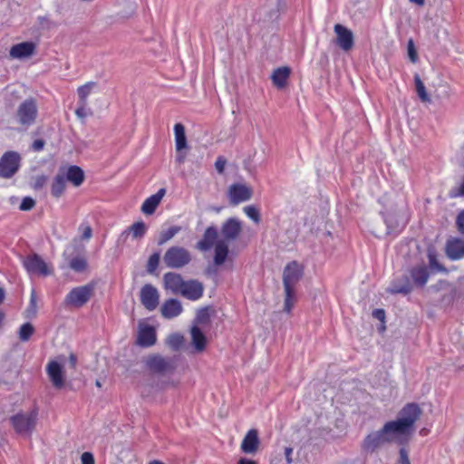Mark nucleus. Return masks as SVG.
<instances>
[{
	"mask_svg": "<svg viewBox=\"0 0 464 464\" xmlns=\"http://www.w3.org/2000/svg\"><path fill=\"white\" fill-rule=\"evenodd\" d=\"M26 271L31 275L46 276L52 274L44 260L37 254L27 256L23 261Z\"/></svg>",
	"mask_w": 464,
	"mask_h": 464,
	"instance_id": "11",
	"label": "nucleus"
},
{
	"mask_svg": "<svg viewBox=\"0 0 464 464\" xmlns=\"http://www.w3.org/2000/svg\"><path fill=\"white\" fill-rule=\"evenodd\" d=\"M129 232L131 233L133 238H141L144 237L147 231V226L143 221L134 223L128 228Z\"/></svg>",
	"mask_w": 464,
	"mask_h": 464,
	"instance_id": "35",
	"label": "nucleus"
},
{
	"mask_svg": "<svg viewBox=\"0 0 464 464\" xmlns=\"http://www.w3.org/2000/svg\"><path fill=\"white\" fill-rule=\"evenodd\" d=\"M456 224L459 231L464 235V209L458 215Z\"/></svg>",
	"mask_w": 464,
	"mask_h": 464,
	"instance_id": "53",
	"label": "nucleus"
},
{
	"mask_svg": "<svg viewBox=\"0 0 464 464\" xmlns=\"http://www.w3.org/2000/svg\"><path fill=\"white\" fill-rule=\"evenodd\" d=\"M36 50V44L31 41L23 42L14 44L9 51V55L14 59H25L34 54Z\"/></svg>",
	"mask_w": 464,
	"mask_h": 464,
	"instance_id": "19",
	"label": "nucleus"
},
{
	"mask_svg": "<svg viewBox=\"0 0 464 464\" xmlns=\"http://www.w3.org/2000/svg\"><path fill=\"white\" fill-rule=\"evenodd\" d=\"M412 290L411 283L407 276L401 278V280L393 281L390 292L392 294H403L407 295Z\"/></svg>",
	"mask_w": 464,
	"mask_h": 464,
	"instance_id": "29",
	"label": "nucleus"
},
{
	"mask_svg": "<svg viewBox=\"0 0 464 464\" xmlns=\"http://www.w3.org/2000/svg\"><path fill=\"white\" fill-rule=\"evenodd\" d=\"M66 187V180L64 174L58 173L53 179L52 186H51V193L52 195L58 198H60Z\"/></svg>",
	"mask_w": 464,
	"mask_h": 464,
	"instance_id": "31",
	"label": "nucleus"
},
{
	"mask_svg": "<svg viewBox=\"0 0 464 464\" xmlns=\"http://www.w3.org/2000/svg\"><path fill=\"white\" fill-rule=\"evenodd\" d=\"M372 315L376 319H378V320H380L382 322L384 321V319H385V312H384L383 309H375V310H373Z\"/></svg>",
	"mask_w": 464,
	"mask_h": 464,
	"instance_id": "56",
	"label": "nucleus"
},
{
	"mask_svg": "<svg viewBox=\"0 0 464 464\" xmlns=\"http://www.w3.org/2000/svg\"><path fill=\"white\" fill-rule=\"evenodd\" d=\"M69 266L75 272H82L87 266V262L85 258L76 256L71 259Z\"/></svg>",
	"mask_w": 464,
	"mask_h": 464,
	"instance_id": "38",
	"label": "nucleus"
},
{
	"mask_svg": "<svg viewBox=\"0 0 464 464\" xmlns=\"http://www.w3.org/2000/svg\"><path fill=\"white\" fill-rule=\"evenodd\" d=\"M62 174H64L65 180L71 182L75 187L81 186L84 180L83 170L76 165L69 166L66 171Z\"/></svg>",
	"mask_w": 464,
	"mask_h": 464,
	"instance_id": "26",
	"label": "nucleus"
},
{
	"mask_svg": "<svg viewBox=\"0 0 464 464\" xmlns=\"http://www.w3.org/2000/svg\"><path fill=\"white\" fill-rule=\"evenodd\" d=\"M445 253L452 261L464 258V239L459 237H450L445 245Z\"/></svg>",
	"mask_w": 464,
	"mask_h": 464,
	"instance_id": "17",
	"label": "nucleus"
},
{
	"mask_svg": "<svg viewBox=\"0 0 464 464\" xmlns=\"http://www.w3.org/2000/svg\"><path fill=\"white\" fill-rule=\"evenodd\" d=\"M168 343L174 350H179L183 343V336L179 334H173L169 337Z\"/></svg>",
	"mask_w": 464,
	"mask_h": 464,
	"instance_id": "43",
	"label": "nucleus"
},
{
	"mask_svg": "<svg viewBox=\"0 0 464 464\" xmlns=\"http://www.w3.org/2000/svg\"><path fill=\"white\" fill-rule=\"evenodd\" d=\"M38 109L35 100L26 99L17 109V119L21 125L31 126L36 120Z\"/></svg>",
	"mask_w": 464,
	"mask_h": 464,
	"instance_id": "9",
	"label": "nucleus"
},
{
	"mask_svg": "<svg viewBox=\"0 0 464 464\" xmlns=\"http://www.w3.org/2000/svg\"><path fill=\"white\" fill-rule=\"evenodd\" d=\"M149 464H164V463L160 460H153V461H150Z\"/></svg>",
	"mask_w": 464,
	"mask_h": 464,
	"instance_id": "64",
	"label": "nucleus"
},
{
	"mask_svg": "<svg viewBox=\"0 0 464 464\" xmlns=\"http://www.w3.org/2000/svg\"><path fill=\"white\" fill-rule=\"evenodd\" d=\"M46 373L53 386L60 390L64 387L65 377L63 366L56 361L52 360L46 365Z\"/></svg>",
	"mask_w": 464,
	"mask_h": 464,
	"instance_id": "13",
	"label": "nucleus"
},
{
	"mask_svg": "<svg viewBox=\"0 0 464 464\" xmlns=\"http://www.w3.org/2000/svg\"><path fill=\"white\" fill-rule=\"evenodd\" d=\"M5 299V291L3 288L0 287V304L3 303Z\"/></svg>",
	"mask_w": 464,
	"mask_h": 464,
	"instance_id": "61",
	"label": "nucleus"
},
{
	"mask_svg": "<svg viewBox=\"0 0 464 464\" xmlns=\"http://www.w3.org/2000/svg\"><path fill=\"white\" fill-rule=\"evenodd\" d=\"M421 412V409L417 403L410 402L399 411L396 420L388 422L401 438L408 440Z\"/></svg>",
	"mask_w": 464,
	"mask_h": 464,
	"instance_id": "3",
	"label": "nucleus"
},
{
	"mask_svg": "<svg viewBox=\"0 0 464 464\" xmlns=\"http://www.w3.org/2000/svg\"><path fill=\"white\" fill-rule=\"evenodd\" d=\"M334 30L336 34V44L345 52L350 51L354 44L353 32L340 24H336Z\"/></svg>",
	"mask_w": 464,
	"mask_h": 464,
	"instance_id": "14",
	"label": "nucleus"
},
{
	"mask_svg": "<svg viewBox=\"0 0 464 464\" xmlns=\"http://www.w3.org/2000/svg\"><path fill=\"white\" fill-rule=\"evenodd\" d=\"M252 194V189L243 184H232L228 189L229 199L233 205L249 200Z\"/></svg>",
	"mask_w": 464,
	"mask_h": 464,
	"instance_id": "16",
	"label": "nucleus"
},
{
	"mask_svg": "<svg viewBox=\"0 0 464 464\" xmlns=\"http://www.w3.org/2000/svg\"><path fill=\"white\" fill-rule=\"evenodd\" d=\"M184 159H185V156H183V155L179 154L177 156V161H179V163L183 162Z\"/></svg>",
	"mask_w": 464,
	"mask_h": 464,
	"instance_id": "62",
	"label": "nucleus"
},
{
	"mask_svg": "<svg viewBox=\"0 0 464 464\" xmlns=\"http://www.w3.org/2000/svg\"><path fill=\"white\" fill-rule=\"evenodd\" d=\"M210 314L208 308H201L198 311L196 315V323L206 324L209 322Z\"/></svg>",
	"mask_w": 464,
	"mask_h": 464,
	"instance_id": "42",
	"label": "nucleus"
},
{
	"mask_svg": "<svg viewBox=\"0 0 464 464\" xmlns=\"http://www.w3.org/2000/svg\"><path fill=\"white\" fill-rule=\"evenodd\" d=\"M147 367L157 373H169L176 369L174 358L162 357L160 355H153L147 359Z\"/></svg>",
	"mask_w": 464,
	"mask_h": 464,
	"instance_id": "10",
	"label": "nucleus"
},
{
	"mask_svg": "<svg viewBox=\"0 0 464 464\" xmlns=\"http://www.w3.org/2000/svg\"><path fill=\"white\" fill-rule=\"evenodd\" d=\"M160 258V252L153 253L148 259L146 269L150 274H153L159 266Z\"/></svg>",
	"mask_w": 464,
	"mask_h": 464,
	"instance_id": "39",
	"label": "nucleus"
},
{
	"mask_svg": "<svg viewBox=\"0 0 464 464\" xmlns=\"http://www.w3.org/2000/svg\"><path fill=\"white\" fill-rule=\"evenodd\" d=\"M47 177L45 175H40V176H37L34 179V188L35 190H39L41 188H44V186L46 184L47 182Z\"/></svg>",
	"mask_w": 464,
	"mask_h": 464,
	"instance_id": "49",
	"label": "nucleus"
},
{
	"mask_svg": "<svg viewBox=\"0 0 464 464\" xmlns=\"http://www.w3.org/2000/svg\"><path fill=\"white\" fill-rule=\"evenodd\" d=\"M227 164V160L223 156L218 157L216 162H215V168L217 171L220 174L224 172L225 166Z\"/></svg>",
	"mask_w": 464,
	"mask_h": 464,
	"instance_id": "50",
	"label": "nucleus"
},
{
	"mask_svg": "<svg viewBox=\"0 0 464 464\" xmlns=\"http://www.w3.org/2000/svg\"><path fill=\"white\" fill-rule=\"evenodd\" d=\"M34 333V327L31 323H24L21 325L18 334L22 342H27Z\"/></svg>",
	"mask_w": 464,
	"mask_h": 464,
	"instance_id": "37",
	"label": "nucleus"
},
{
	"mask_svg": "<svg viewBox=\"0 0 464 464\" xmlns=\"http://www.w3.org/2000/svg\"><path fill=\"white\" fill-rule=\"evenodd\" d=\"M4 320H5V314L2 311H0V326L2 325Z\"/></svg>",
	"mask_w": 464,
	"mask_h": 464,
	"instance_id": "63",
	"label": "nucleus"
},
{
	"mask_svg": "<svg viewBox=\"0 0 464 464\" xmlns=\"http://www.w3.org/2000/svg\"><path fill=\"white\" fill-rule=\"evenodd\" d=\"M292 453H293V449L292 448L286 447L285 449V460H286L287 464H291L293 462Z\"/></svg>",
	"mask_w": 464,
	"mask_h": 464,
	"instance_id": "57",
	"label": "nucleus"
},
{
	"mask_svg": "<svg viewBox=\"0 0 464 464\" xmlns=\"http://www.w3.org/2000/svg\"><path fill=\"white\" fill-rule=\"evenodd\" d=\"M416 92L420 99L423 102L430 101V97L426 92V88L418 75L415 76Z\"/></svg>",
	"mask_w": 464,
	"mask_h": 464,
	"instance_id": "40",
	"label": "nucleus"
},
{
	"mask_svg": "<svg viewBox=\"0 0 464 464\" xmlns=\"http://www.w3.org/2000/svg\"><path fill=\"white\" fill-rule=\"evenodd\" d=\"M95 85L94 82H88L77 89L79 103H87V98Z\"/></svg>",
	"mask_w": 464,
	"mask_h": 464,
	"instance_id": "33",
	"label": "nucleus"
},
{
	"mask_svg": "<svg viewBox=\"0 0 464 464\" xmlns=\"http://www.w3.org/2000/svg\"><path fill=\"white\" fill-rule=\"evenodd\" d=\"M166 193L165 188H160L154 195H151L148 198L145 199L141 206V211L146 215H151L155 212L157 207L160 203V200L164 197Z\"/></svg>",
	"mask_w": 464,
	"mask_h": 464,
	"instance_id": "25",
	"label": "nucleus"
},
{
	"mask_svg": "<svg viewBox=\"0 0 464 464\" xmlns=\"http://www.w3.org/2000/svg\"><path fill=\"white\" fill-rule=\"evenodd\" d=\"M427 256L430 269L438 272H445L446 268L438 261L437 253L433 248H429Z\"/></svg>",
	"mask_w": 464,
	"mask_h": 464,
	"instance_id": "34",
	"label": "nucleus"
},
{
	"mask_svg": "<svg viewBox=\"0 0 464 464\" xmlns=\"http://www.w3.org/2000/svg\"><path fill=\"white\" fill-rule=\"evenodd\" d=\"M290 69L288 67H279L273 72L272 81L275 86L282 89L285 86L286 81L290 75Z\"/></svg>",
	"mask_w": 464,
	"mask_h": 464,
	"instance_id": "27",
	"label": "nucleus"
},
{
	"mask_svg": "<svg viewBox=\"0 0 464 464\" xmlns=\"http://www.w3.org/2000/svg\"><path fill=\"white\" fill-rule=\"evenodd\" d=\"M404 444L407 439L401 438L387 421L382 429L370 432L362 441L361 450L366 454H372L385 444L392 442Z\"/></svg>",
	"mask_w": 464,
	"mask_h": 464,
	"instance_id": "2",
	"label": "nucleus"
},
{
	"mask_svg": "<svg viewBox=\"0 0 464 464\" xmlns=\"http://www.w3.org/2000/svg\"><path fill=\"white\" fill-rule=\"evenodd\" d=\"M69 361H70L71 366H72V368H74V367H75V365H76V362H77V357H76V355H75V354H73V353H71V354H70V356H69Z\"/></svg>",
	"mask_w": 464,
	"mask_h": 464,
	"instance_id": "58",
	"label": "nucleus"
},
{
	"mask_svg": "<svg viewBox=\"0 0 464 464\" xmlns=\"http://www.w3.org/2000/svg\"><path fill=\"white\" fill-rule=\"evenodd\" d=\"M38 27L42 30H49L53 27V23L50 20L47 15L37 17Z\"/></svg>",
	"mask_w": 464,
	"mask_h": 464,
	"instance_id": "44",
	"label": "nucleus"
},
{
	"mask_svg": "<svg viewBox=\"0 0 464 464\" xmlns=\"http://www.w3.org/2000/svg\"><path fill=\"white\" fill-rule=\"evenodd\" d=\"M191 261V255L183 246H171L164 254L163 262L169 268H181Z\"/></svg>",
	"mask_w": 464,
	"mask_h": 464,
	"instance_id": "7",
	"label": "nucleus"
},
{
	"mask_svg": "<svg viewBox=\"0 0 464 464\" xmlns=\"http://www.w3.org/2000/svg\"><path fill=\"white\" fill-rule=\"evenodd\" d=\"M140 296L142 305L149 311H154L159 305V292L150 284H146L141 287Z\"/></svg>",
	"mask_w": 464,
	"mask_h": 464,
	"instance_id": "12",
	"label": "nucleus"
},
{
	"mask_svg": "<svg viewBox=\"0 0 464 464\" xmlns=\"http://www.w3.org/2000/svg\"><path fill=\"white\" fill-rule=\"evenodd\" d=\"M396 464H411L409 452L405 448H401L399 451V459Z\"/></svg>",
	"mask_w": 464,
	"mask_h": 464,
	"instance_id": "48",
	"label": "nucleus"
},
{
	"mask_svg": "<svg viewBox=\"0 0 464 464\" xmlns=\"http://www.w3.org/2000/svg\"><path fill=\"white\" fill-rule=\"evenodd\" d=\"M81 460L82 464H94V458L91 452H83Z\"/></svg>",
	"mask_w": 464,
	"mask_h": 464,
	"instance_id": "54",
	"label": "nucleus"
},
{
	"mask_svg": "<svg viewBox=\"0 0 464 464\" xmlns=\"http://www.w3.org/2000/svg\"><path fill=\"white\" fill-rule=\"evenodd\" d=\"M186 280L175 272H168L163 276V285L167 291L171 292L173 295H179L182 291Z\"/></svg>",
	"mask_w": 464,
	"mask_h": 464,
	"instance_id": "18",
	"label": "nucleus"
},
{
	"mask_svg": "<svg viewBox=\"0 0 464 464\" xmlns=\"http://www.w3.org/2000/svg\"><path fill=\"white\" fill-rule=\"evenodd\" d=\"M44 147V141L41 139L34 140L32 143V149L34 151H41Z\"/></svg>",
	"mask_w": 464,
	"mask_h": 464,
	"instance_id": "55",
	"label": "nucleus"
},
{
	"mask_svg": "<svg viewBox=\"0 0 464 464\" xmlns=\"http://www.w3.org/2000/svg\"><path fill=\"white\" fill-rule=\"evenodd\" d=\"M182 312V304L180 301L176 298L167 299L160 307L161 315L166 319L178 317Z\"/></svg>",
	"mask_w": 464,
	"mask_h": 464,
	"instance_id": "22",
	"label": "nucleus"
},
{
	"mask_svg": "<svg viewBox=\"0 0 464 464\" xmlns=\"http://www.w3.org/2000/svg\"><path fill=\"white\" fill-rule=\"evenodd\" d=\"M259 446V438L256 430H250L244 437L241 443V450L246 454H254Z\"/></svg>",
	"mask_w": 464,
	"mask_h": 464,
	"instance_id": "23",
	"label": "nucleus"
},
{
	"mask_svg": "<svg viewBox=\"0 0 464 464\" xmlns=\"http://www.w3.org/2000/svg\"><path fill=\"white\" fill-rule=\"evenodd\" d=\"M450 198L464 197V178L458 188L450 191Z\"/></svg>",
	"mask_w": 464,
	"mask_h": 464,
	"instance_id": "52",
	"label": "nucleus"
},
{
	"mask_svg": "<svg viewBox=\"0 0 464 464\" xmlns=\"http://www.w3.org/2000/svg\"><path fill=\"white\" fill-rule=\"evenodd\" d=\"M95 284L89 283L84 285L73 287L64 298L66 306L80 308L86 304L93 295Z\"/></svg>",
	"mask_w": 464,
	"mask_h": 464,
	"instance_id": "6",
	"label": "nucleus"
},
{
	"mask_svg": "<svg viewBox=\"0 0 464 464\" xmlns=\"http://www.w3.org/2000/svg\"><path fill=\"white\" fill-rule=\"evenodd\" d=\"M80 229L82 230V238L83 240H89L92 236V229L90 226H83L82 225L80 227Z\"/></svg>",
	"mask_w": 464,
	"mask_h": 464,
	"instance_id": "51",
	"label": "nucleus"
},
{
	"mask_svg": "<svg viewBox=\"0 0 464 464\" xmlns=\"http://www.w3.org/2000/svg\"><path fill=\"white\" fill-rule=\"evenodd\" d=\"M174 134L176 150L178 152H179L188 147L185 128L181 123H176L174 125Z\"/></svg>",
	"mask_w": 464,
	"mask_h": 464,
	"instance_id": "32",
	"label": "nucleus"
},
{
	"mask_svg": "<svg viewBox=\"0 0 464 464\" xmlns=\"http://www.w3.org/2000/svg\"><path fill=\"white\" fill-rule=\"evenodd\" d=\"M304 274L303 267L296 261L289 262L284 268L283 285L285 289L284 310L290 313L294 306L295 286Z\"/></svg>",
	"mask_w": 464,
	"mask_h": 464,
	"instance_id": "5",
	"label": "nucleus"
},
{
	"mask_svg": "<svg viewBox=\"0 0 464 464\" xmlns=\"http://www.w3.org/2000/svg\"><path fill=\"white\" fill-rule=\"evenodd\" d=\"M410 2L417 4L418 5L421 6L424 5L425 0H410Z\"/></svg>",
	"mask_w": 464,
	"mask_h": 464,
	"instance_id": "60",
	"label": "nucleus"
},
{
	"mask_svg": "<svg viewBox=\"0 0 464 464\" xmlns=\"http://www.w3.org/2000/svg\"><path fill=\"white\" fill-rule=\"evenodd\" d=\"M237 464H256V462L252 459L242 458L238 460Z\"/></svg>",
	"mask_w": 464,
	"mask_h": 464,
	"instance_id": "59",
	"label": "nucleus"
},
{
	"mask_svg": "<svg viewBox=\"0 0 464 464\" xmlns=\"http://www.w3.org/2000/svg\"><path fill=\"white\" fill-rule=\"evenodd\" d=\"M410 275L414 285L422 287L430 277L429 267L424 264L416 266L410 270Z\"/></svg>",
	"mask_w": 464,
	"mask_h": 464,
	"instance_id": "24",
	"label": "nucleus"
},
{
	"mask_svg": "<svg viewBox=\"0 0 464 464\" xmlns=\"http://www.w3.org/2000/svg\"><path fill=\"white\" fill-rule=\"evenodd\" d=\"M156 331L149 324H140L137 343L141 347H150L156 343Z\"/></svg>",
	"mask_w": 464,
	"mask_h": 464,
	"instance_id": "21",
	"label": "nucleus"
},
{
	"mask_svg": "<svg viewBox=\"0 0 464 464\" xmlns=\"http://www.w3.org/2000/svg\"><path fill=\"white\" fill-rule=\"evenodd\" d=\"M242 231V223L237 218H227L220 227L221 238L215 246L214 263L221 266L228 256V243L237 240Z\"/></svg>",
	"mask_w": 464,
	"mask_h": 464,
	"instance_id": "1",
	"label": "nucleus"
},
{
	"mask_svg": "<svg viewBox=\"0 0 464 464\" xmlns=\"http://www.w3.org/2000/svg\"><path fill=\"white\" fill-rule=\"evenodd\" d=\"M204 295V285L197 279L186 280L180 295L189 301H198Z\"/></svg>",
	"mask_w": 464,
	"mask_h": 464,
	"instance_id": "15",
	"label": "nucleus"
},
{
	"mask_svg": "<svg viewBox=\"0 0 464 464\" xmlns=\"http://www.w3.org/2000/svg\"><path fill=\"white\" fill-rule=\"evenodd\" d=\"M408 55L411 63H415L418 61V54L415 49L414 42L410 39L407 44Z\"/></svg>",
	"mask_w": 464,
	"mask_h": 464,
	"instance_id": "45",
	"label": "nucleus"
},
{
	"mask_svg": "<svg viewBox=\"0 0 464 464\" xmlns=\"http://www.w3.org/2000/svg\"><path fill=\"white\" fill-rule=\"evenodd\" d=\"M180 231V227L178 226H172L166 230H163L160 234L159 245H163L170 240L175 235Z\"/></svg>",
	"mask_w": 464,
	"mask_h": 464,
	"instance_id": "36",
	"label": "nucleus"
},
{
	"mask_svg": "<svg viewBox=\"0 0 464 464\" xmlns=\"http://www.w3.org/2000/svg\"><path fill=\"white\" fill-rule=\"evenodd\" d=\"M191 339L197 352H202L206 347V336L198 326L194 325L191 328Z\"/></svg>",
	"mask_w": 464,
	"mask_h": 464,
	"instance_id": "30",
	"label": "nucleus"
},
{
	"mask_svg": "<svg viewBox=\"0 0 464 464\" xmlns=\"http://www.w3.org/2000/svg\"><path fill=\"white\" fill-rule=\"evenodd\" d=\"M39 419V408L34 405L27 411H19L9 417V424L14 432L22 437L29 438L36 429Z\"/></svg>",
	"mask_w": 464,
	"mask_h": 464,
	"instance_id": "4",
	"label": "nucleus"
},
{
	"mask_svg": "<svg viewBox=\"0 0 464 464\" xmlns=\"http://www.w3.org/2000/svg\"><path fill=\"white\" fill-rule=\"evenodd\" d=\"M244 213L252 219L255 223H259L260 215L257 208L252 205L244 208Z\"/></svg>",
	"mask_w": 464,
	"mask_h": 464,
	"instance_id": "41",
	"label": "nucleus"
},
{
	"mask_svg": "<svg viewBox=\"0 0 464 464\" xmlns=\"http://www.w3.org/2000/svg\"><path fill=\"white\" fill-rule=\"evenodd\" d=\"M21 157L16 151H6L0 158V177L11 179L19 170Z\"/></svg>",
	"mask_w": 464,
	"mask_h": 464,
	"instance_id": "8",
	"label": "nucleus"
},
{
	"mask_svg": "<svg viewBox=\"0 0 464 464\" xmlns=\"http://www.w3.org/2000/svg\"><path fill=\"white\" fill-rule=\"evenodd\" d=\"M75 114L78 116V118L84 119L88 115H91L92 112L90 109H87V103H79L77 109L75 110Z\"/></svg>",
	"mask_w": 464,
	"mask_h": 464,
	"instance_id": "46",
	"label": "nucleus"
},
{
	"mask_svg": "<svg viewBox=\"0 0 464 464\" xmlns=\"http://www.w3.org/2000/svg\"><path fill=\"white\" fill-rule=\"evenodd\" d=\"M34 205L35 201L32 198L25 197L23 198L19 208L23 211H28L31 210L34 207Z\"/></svg>",
	"mask_w": 464,
	"mask_h": 464,
	"instance_id": "47",
	"label": "nucleus"
},
{
	"mask_svg": "<svg viewBox=\"0 0 464 464\" xmlns=\"http://www.w3.org/2000/svg\"><path fill=\"white\" fill-rule=\"evenodd\" d=\"M384 223L387 227V234L398 236L404 228V224H400L393 214L383 215Z\"/></svg>",
	"mask_w": 464,
	"mask_h": 464,
	"instance_id": "28",
	"label": "nucleus"
},
{
	"mask_svg": "<svg viewBox=\"0 0 464 464\" xmlns=\"http://www.w3.org/2000/svg\"><path fill=\"white\" fill-rule=\"evenodd\" d=\"M218 230L215 226H209L204 231L202 238L197 243V248L200 251H208L216 246L218 241Z\"/></svg>",
	"mask_w": 464,
	"mask_h": 464,
	"instance_id": "20",
	"label": "nucleus"
}]
</instances>
